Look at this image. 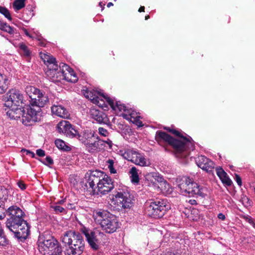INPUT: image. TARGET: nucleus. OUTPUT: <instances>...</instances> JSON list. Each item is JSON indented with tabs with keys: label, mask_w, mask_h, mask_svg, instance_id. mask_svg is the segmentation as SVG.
<instances>
[{
	"label": "nucleus",
	"mask_w": 255,
	"mask_h": 255,
	"mask_svg": "<svg viewBox=\"0 0 255 255\" xmlns=\"http://www.w3.org/2000/svg\"><path fill=\"white\" fill-rule=\"evenodd\" d=\"M189 202L191 204V205H195V204H197V202L195 200H190Z\"/></svg>",
	"instance_id": "obj_54"
},
{
	"label": "nucleus",
	"mask_w": 255,
	"mask_h": 255,
	"mask_svg": "<svg viewBox=\"0 0 255 255\" xmlns=\"http://www.w3.org/2000/svg\"><path fill=\"white\" fill-rule=\"evenodd\" d=\"M56 146L60 149L65 151L70 150V147L66 145L65 142L61 139H57L55 141Z\"/></svg>",
	"instance_id": "obj_35"
},
{
	"label": "nucleus",
	"mask_w": 255,
	"mask_h": 255,
	"mask_svg": "<svg viewBox=\"0 0 255 255\" xmlns=\"http://www.w3.org/2000/svg\"><path fill=\"white\" fill-rule=\"evenodd\" d=\"M17 185L21 190H24L26 189V185L22 181L18 182Z\"/></svg>",
	"instance_id": "obj_50"
},
{
	"label": "nucleus",
	"mask_w": 255,
	"mask_h": 255,
	"mask_svg": "<svg viewBox=\"0 0 255 255\" xmlns=\"http://www.w3.org/2000/svg\"><path fill=\"white\" fill-rule=\"evenodd\" d=\"M81 232L85 235L86 240L92 249L97 250L99 248L98 235L101 233L94 231L84 227L81 229Z\"/></svg>",
	"instance_id": "obj_17"
},
{
	"label": "nucleus",
	"mask_w": 255,
	"mask_h": 255,
	"mask_svg": "<svg viewBox=\"0 0 255 255\" xmlns=\"http://www.w3.org/2000/svg\"><path fill=\"white\" fill-rule=\"evenodd\" d=\"M43 163L45 165H51L53 163V160L51 157L47 156L45 158V161L43 162Z\"/></svg>",
	"instance_id": "obj_46"
},
{
	"label": "nucleus",
	"mask_w": 255,
	"mask_h": 255,
	"mask_svg": "<svg viewBox=\"0 0 255 255\" xmlns=\"http://www.w3.org/2000/svg\"><path fill=\"white\" fill-rule=\"evenodd\" d=\"M98 133L100 135L104 137L108 136L110 134L109 131L106 129L102 127L99 128Z\"/></svg>",
	"instance_id": "obj_44"
},
{
	"label": "nucleus",
	"mask_w": 255,
	"mask_h": 255,
	"mask_svg": "<svg viewBox=\"0 0 255 255\" xmlns=\"http://www.w3.org/2000/svg\"><path fill=\"white\" fill-rule=\"evenodd\" d=\"M71 124L66 121H62L60 122L57 125V129L59 133H62L65 134L67 131L70 128Z\"/></svg>",
	"instance_id": "obj_30"
},
{
	"label": "nucleus",
	"mask_w": 255,
	"mask_h": 255,
	"mask_svg": "<svg viewBox=\"0 0 255 255\" xmlns=\"http://www.w3.org/2000/svg\"><path fill=\"white\" fill-rule=\"evenodd\" d=\"M4 215L3 214H2L0 215V219H2L4 218Z\"/></svg>",
	"instance_id": "obj_60"
},
{
	"label": "nucleus",
	"mask_w": 255,
	"mask_h": 255,
	"mask_svg": "<svg viewBox=\"0 0 255 255\" xmlns=\"http://www.w3.org/2000/svg\"><path fill=\"white\" fill-rule=\"evenodd\" d=\"M61 241L66 247L65 255H80L84 250V240L78 232L70 230L64 232L61 237Z\"/></svg>",
	"instance_id": "obj_2"
},
{
	"label": "nucleus",
	"mask_w": 255,
	"mask_h": 255,
	"mask_svg": "<svg viewBox=\"0 0 255 255\" xmlns=\"http://www.w3.org/2000/svg\"><path fill=\"white\" fill-rule=\"evenodd\" d=\"M106 165L109 169L111 174H116L117 170L114 167V160L112 159H109L106 161Z\"/></svg>",
	"instance_id": "obj_38"
},
{
	"label": "nucleus",
	"mask_w": 255,
	"mask_h": 255,
	"mask_svg": "<svg viewBox=\"0 0 255 255\" xmlns=\"http://www.w3.org/2000/svg\"><path fill=\"white\" fill-rule=\"evenodd\" d=\"M164 129L179 138L176 139L181 143V145L179 146V151L181 158L187 157L190 151L194 149V141L191 137L184 136L182 133L174 129H171L169 128H164Z\"/></svg>",
	"instance_id": "obj_9"
},
{
	"label": "nucleus",
	"mask_w": 255,
	"mask_h": 255,
	"mask_svg": "<svg viewBox=\"0 0 255 255\" xmlns=\"http://www.w3.org/2000/svg\"><path fill=\"white\" fill-rule=\"evenodd\" d=\"M90 117L100 124H104L110 127L112 125L107 115L101 111L91 109L90 111Z\"/></svg>",
	"instance_id": "obj_20"
},
{
	"label": "nucleus",
	"mask_w": 255,
	"mask_h": 255,
	"mask_svg": "<svg viewBox=\"0 0 255 255\" xmlns=\"http://www.w3.org/2000/svg\"><path fill=\"white\" fill-rule=\"evenodd\" d=\"M103 142L104 140H101L99 136L96 135L85 146L86 150L91 153H97L103 148Z\"/></svg>",
	"instance_id": "obj_22"
},
{
	"label": "nucleus",
	"mask_w": 255,
	"mask_h": 255,
	"mask_svg": "<svg viewBox=\"0 0 255 255\" xmlns=\"http://www.w3.org/2000/svg\"><path fill=\"white\" fill-rule=\"evenodd\" d=\"M98 193L105 195L110 192L114 188V185L112 179L105 175L100 183L97 186Z\"/></svg>",
	"instance_id": "obj_19"
},
{
	"label": "nucleus",
	"mask_w": 255,
	"mask_h": 255,
	"mask_svg": "<svg viewBox=\"0 0 255 255\" xmlns=\"http://www.w3.org/2000/svg\"><path fill=\"white\" fill-rule=\"evenodd\" d=\"M105 175L103 172L98 170L90 171L86 175V186L95 190Z\"/></svg>",
	"instance_id": "obj_16"
},
{
	"label": "nucleus",
	"mask_w": 255,
	"mask_h": 255,
	"mask_svg": "<svg viewBox=\"0 0 255 255\" xmlns=\"http://www.w3.org/2000/svg\"><path fill=\"white\" fill-rule=\"evenodd\" d=\"M216 170L217 175L224 184L228 186H230L232 185V180L229 178L227 174L222 168L217 167Z\"/></svg>",
	"instance_id": "obj_28"
},
{
	"label": "nucleus",
	"mask_w": 255,
	"mask_h": 255,
	"mask_svg": "<svg viewBox=\"0 0 255 255\" xmlns=\"http://www.w3.org/2000/svg\"><path fill=\"white\" fill-rule=\"evenodd\" d=\"M25 92L29 97L30 104L32 106H37L41 109L49 103V99L47 94L35 87L27 86L25 88Z\"/></svg>",
	"instance_id": "obj_6"
},
{
	"label": "nucleus",
	"mask_w": 255,
	"mask_h": 255,
	"mask_svg": "<svg viewBox=\"0 0 255 255\" xmlns=\"http://www.w3.org/2000/svg\"><path fill=\"white\" fill-rule=\"evenodd\" d=\"M41 110L37 106H32L30 104L27 109V112L24 111L22 117V123L26 126H29L31 123H35L40 120Z\"/></svg>",
	"instance_id": "obj_13"
},
{
	"label": "nucleus",
	"mask_w": 255,
	"mask_h": 255,
	"mask_svg": "<svg viewBox=\"0 0 255 255\" xmlns=\"http://www.w3.org/2000/svg\"><path fill=\"white\" fill-rule=\"evenodd\" d=\"M37 244L38 250L43 255H62V247L53 237L40 236Z\"/></svg>",
	"instance_id": "obj_3"
},
{
	"label": "nucleus",
	"mask_w": 255,
	"mask_h": 255,
	"mask_svg": "<svg viewBox=\"0 0 255 255\" xmlns=\"http://www.w3.org/2000/svg\"><path fill=\"white\" fill-rule=\"evenodd\" d=\"M22 106H13L8 107L9 109L6 112L7 115L11 119H17L21 116L23 117L24 114V110L21 108Z\"/></svg>",
	"instance_id": "obj_27"
},
{
	"label": "nucleus",
	"mask_w": 255,
	"mask_h": 255,
	"mask_svg": "<svg viewBox=\"0 0 255 255\" xmlns=\"http://www.w3.org/2000/svg\"><path fill=\"white\" fill-rule=\"evenodd\" d=\"M51 208L53 209L55 212L57 214L58 213H63L66 214L67 211L65 208L61 207L60 206L56 204L55 205H53L51 206Z\"/></svg>",
	"instance_id": "obj_42"
},
{
	"label": "nucleus",
	"mask_w": 255,
	"mask_h": 255,
	"mask_svg": "<svg viewBox=\"0 0 255 255\" xmlns=\"http://www.w3.org/2000/svg\"><path fill=\"white\" fill-rule=\"evenodd\" d=\"M9 243V241L6 238L3 230L0 229V246H6Z\"/></svg>",
	"instance_id": "obj_39"
},
{
	"label": "nucleus",
	"mask_w": 255,
	"mask_h": 255,
	"mask_svg": "<svg viewBox=\"0 0 255 255\" xmlns=\"http://www.w3.org/2000/svg\"><path fill=\"white\" fill-rule=\"evenodd\" d=\"M131 174L130 178L132 183H137L139 182V177L137 172V169L135 167H132L130 170Z\"/></svg>",
	"instance_id": "obj_34"
},
{
	"label": "nucleus",
	"mask_w": 255,
	"mask_h": 255,
	"mask_svg": "<svg viewBox=\"0 0 255 255\" xmlns=\"http://www.w3.org/2000/svg\"><path fill=\"white\" fill-rule=\"evenodd\" d=\"M96 216L99 218V221H100L102 229L108 233L115 232L119 227L116 217L107 211L98 212Z\"/></svg>",
	"instance_id": "obj_7"
},
{
	"label": "nucleus",
	"mask_w": 255,
	"mask_h": 255,
	"mask_svg": "<svg viewBox=\"0 0 255 255\" xmlns=\"http://www.w3.org/2000/svg\"><path fill=\"white\" fill-rule=\"evenodd\" d=\"M156 177V178H155V179L159 182V184L161 183L162 182L165 181L163 177L160 175H158Z\"/></svg>",
	"instance_id": "obj_51"
},
{
	"label": "nucleus",
	"mask_w": 255,
	"mask_h": 255,
	"mask_svg": "<svg viewBox=\"0 0 255 255\" xmlns=\"http://www.w3.org/2000/svg\"><path fill=\"white\" fill-rule=\"evenodd\" d=\"M181 193L186 196L198 195L201 197L206 196L207 189L198 185L188 177H184L181 182L178 184Z\"/></svg>",
	"instance_id": "obj_5"
},
{
	"label": "nucleus",
	"mask_w": 255,
	"mask_h": 255,
	"mask_svg": "<svg viewBox=\"0 0 255 255\" xmlns=\"http://www.w3.org/2000/svg\"><path fill=\"white\" fill-rule=\"evenodd\" d=\"M169 209L167 201L163 199L149 200L144 204L145 213L154 218L162 217Z\"/></svg>",
	"instance_id": "obj_4"
},
{
	"label": "nucleus",
	"mask_w": 255,
	"mask_h": 255,
	"mask_svg": "<svg viewBox=\"0 0 255 255\" xmlns=\"http://www.w3.org/2000/svg\"><path fill=\"white\" fill-rule=\"evenodd\" d=\"M235 179H236V181L237 182V183H238V184L241 186L242 185V179H241V178L240 177V176L237 174L235 176Z\"/></svg>",
	"instance_id": "obj_49"
},
{
	"label": "nucleus",
	"mask_w": 255,
	"mask_h": 255,
	"mask_svg": "<svg viewBox=\"0 0 255 255\" xmlns=\"http://www.w3.org/2000/svg\"><path fill=\"white\" fill-rule=\"evenodd\" d=\"M155 140L160 145L163 146L165 144L171 145L174 149L175 154L177 157L181 158L179 153V146L181 142L177 140L164 131L158 130L155 134Z\"/></svg>",
	"instance_id": "obj_11"
},
{
	"label": "nucleus",
	"mask_w": 255,
	"mask_h": 255,
	"mask_svg": "<svg viewBox=\"0 0 255 255\" xmlns=\"http://www.w3.org/2000/svg\"><path fill=\"white\" fill-rule=\"evenodd\" d=\"M113 3L112 2H109L108 4H107V7H110V6H113Z\"/></svg>",
	"instance_id": "obj_58"
},
{
	"label": "nucleus",
	"mask_w": 255,
	"mask_h": 255,
	"mask_svg": "<svg viewBox=\"0 0 255 255\" xmlns=\"http://www.w3.org/2000/svg\"><path fill=\"white\" fill-rule=\"evenodd\" d=\"M106 102L114 111H119L120 112H127L126 114H131L130 110L127 109L126 106L122 104L120 101H115V99L110 98L108 95H103V96Z\"/></svg>",
	"instance_id": "obj_23"
},
{
	"label": "nucleus",
	"mask_w": 255,
	"mask_h": 255,
	"mask_svg": "<svg viewBox=\"0 0 255 255\" xmlns=\"http://www.w3.org/2000/svg\"><path fill=\"white\" fill-rule=\"evenodd\" d=\"M0 13L3 14L9 20H12L9 11L5 7L0 6Z\"/></svg>",
	"instance_id": "obj_41"
},
{
	"label": "nucleus",
	"mask_w": 255,
	"mask_h": 255,
	"mask_svg": "<svg viewBox=\"0 0 255 255\" xmlns=\"http://www.w3.org/2000/svg\"><path fill=\"white\" fill-rule=\"evenodd\" d=\"M104 142H105L110 145H111L112 144V141L109 139L106 141H104L103 143Z\"/></svg>",
	"instance_id": "obj_57"
},
{
	"label": "nucleus",
	"mask_w": 255,
	"mask_h": 255,
	"mask_svg": "<svg viewBox=\"0 0 255 255\" xmlns=\"http://www.w3.org/2000/svg\"><path fill=\"white\" fill-rule=\"evenodd\" d=\"M6 212L9 216L6 222V227L17 239L25 240L29 234L30 227L24 220V212L15 205L9 207Z\"/></svg>",
	"instance_id": "obj_1"
},
{
	"label": "nucleus",
	"mask_w": 255,
	"mask_h": 255,
	"mask_svg": "<svg viewBox=\"0 0 255 255\" xmlns=\"http://www.w3.org/2000/svg\"><path fill=\"white\" fill-rule=\"evenodd\" d=\"M62 63L58 65H50L45 70V75L48 79L54 83L61 82L62 76Z\"/></svg>",
	"instance_id": "obj_14"
},
{
	"label": "nucleus",
	"mask_w": 255,
	"mask_h": 255,
	"mask_svg": "<svg viewBox=\"0 0 255 255\" xmlns=\"http://www.w3.org/2000/svg\"><path fill=\"white\" fill-rule=\"evenodd\" d=\"M145 9V7L143 6H141L138 9V11L141 12H144Z\"/></svg>",
	"instance_id": "obj_55"
},
{
	"label": "nucleus",
	"mask_w": 255,
	"mask_h": 255,
	"mask_svg": "<svg viewBox=\"0 0 255 255\" xmlns=\"http://www.w3.org/2000/svg\"><path fill=\"white\" fill-rule=\"evenodd\" d=\"M75 208V206L74 204L69 203L67 204V206H66L65 209H66V211H67V210L73 209Z\"/></svg>",
	"instance_id": "obj_48"
},
{
	"label": "nucleus",
	"mask_w": 255,
	"mask_h": 255,
	"mask_svg": "<svg viewBox=\"0 0 255 255\" xmlns=\"http://www.w3.org/2000/svg\"><path fill=\"white\" fill-rule=\"evenodd\" d=\"M5 99L4 105L7 107L22 106L25 102L21 92L15 89H11L8 91Z\"/></svg>",
	"instance_id": "obj_12"
},
{
	"label": "nucleus",
	"mask_w": 255,
	"mask_h": 255,
	"mask_svg": "<svg viewBox=\"0 0 255 255\" xmlns=\"http://www.w3.org/2000/svg\"><path fill=\"white\" fill-rule=\"evenodd\" d=\"M164 129L179 138L176 139L181 143V145L179 146V151L181 158L187 157L190 151L194 149V141L191 137L184 136L182 133L174 129H171L169 128H164Z\"/></svg>",
	"instance_id": "obj_8"
},
{
	"label": "nucleus",
	"mask_w": 255,
	"mask_h": 255,
	"mask_svg": "<svg viewBox=\"0 0 255 255\" xmlns=\"http://www.w3.org/2000/svg\"><path fill=\"white\" fill-rule=\"evenodd\" d=\"M25 0H15L13 3V7L16 10H18L25 6Z\"/></svg>",
	"instance_id": "obj_37"
},
{
	"label": "nucleus",
	"mask_w": 255,
	"mask_h": 255,
	"mask_svg": "<svg viewBox=\"0 0 255 255\" xmlns=\"http://www.w3.org/2000/svg\"><path fill=\"white\" fill-rule=\"evenodd\" d=\"M122 116L123 117L124 119H126L127 120L131 121V119H133L134 122L136 123V124L138 125V127H141L142 126V122L139 120L137 119V117H134L133 116V114L132 113L129 114H122Z\"/></svg>",
	"instance_id": "obj_33"
},
{
	"label": "nucleus",
	"mask_w": 255,
	"mask_h": 255,
	"mask_svg": "<svg viewBox=\"0 0 255 255\" xmlns=\"http://www.w3.org/2000/svg\"><path fill=\"white\" fill-rule=\"evenodd\" d=\"M83 94L86 98L91 100L94 104L102 108L104 107L105 102V100L103 97V95H105L104 94H101L100 92L95 90L88 89L83 90Z\"/></svg>",
	"instance_id": "obj_18"
},
{
	"label": "nucleus",
	"mask_w": 255,
	"mask_h": 255,
	"mask_svg": "<svg viewBox=\"0 0 255 255\" xmlns=\"http://www.w3.org/2000/svg\"><path fill=\"white\" fill-rule=\"evenodd\" d=\"M149 15H146L145 16V20H147L149 18Z\"/></svg>",
	"instance_id": "obj_61"
},
{
	"label": "nucleus",
	"mask_w": 255,
	"mask_h": 255,
	"mask_svg": "<svg viewBox=\"0 0 255 255\" xmlns=\"http://www.w3.org/2000/svg\"><path fill=\"white\" fill-rule=\"evenodd\" d=\"M51 109L53 115L65 119L69 117L70 115L68 111L62 105H54L51 107Z\"/></svg>",
	"instance_id": "obj_25"
},
{
	"label": "nucleus",
	"mask_w": 255,
	"mask_h": 255,
	"mask_svg": "<svg viewBox=\"0 0 255 255\" xmlns=\"http://www.w3.org/2000/svg\"><path fill=\"white\" fill-rule=\"evenodd\" d=\"M38 44L41 46H42V47H44L46 45L45 42L44 41H42L40 40H38Z\"/></svg>",
	"instance_id": "obj_53"
},
{
	"label": "nucleus",
	"mask_w": 255,
	"mask_h": 255,
	"mask_svg": "<svg viewBox=\"0 0 255 255\" xmlns=\"http://www.w3.org/2000/svg\"><path fill=\"white\" fill-rule=\"evenodd\" d=\"M19 49L23 55L28 57L30 55L31 52L28 49V47L24 43H20L19 44Z\"/></svg>",
	"instance_id": "obj_40"
},
{
	"label": "nucleus",
	"mask_w": 255,
	"mask_h": 255,
	"mask_svg": "<svg viewBox=\"0 0 255 255\" xmlns=\"http://www.w3.org/2000/svg\"><path fill=\"white\" fill-rule=\"evenodd\" d=\"M36 154L39 157H43L45 156V151L41 149L36 150Z\"/></svg>",
	"instance_id": "obj_47"
},
{
	"label": "nucleus",
	"mask_w": 255,
	"mask_h": 255,
	"mask_svg": "<svg viewBox=\"0 0 255 255\" xmlns=\"http://www.w3.org/2000/svg\"><path fill=\"white\" fill-rule=\"evenodd\" d=\"M254 227L255 228V223L254 224Z\"/></svg>",
	"instance_id": "obj_63"
},
{
	"label": "nucleus",
	"mask_w": 255,
	"mask_h": 255,
	"mask_svg": "<svg viewBox=\"0 0 255 255\" xmlns=\"http://www.w3.org/2000/svg\"><path fill=\"white\" fill-rule=\"evenodd\" d=\"M113 201L119 208H129L132 204V197L126 187L119 188L114 196Z\"/></svg>",
	"instance_id": "obj_10"
},
{
	"label": "nucleus",
	"mask_w": 255,
	"mask_h": 255,
	"mask_svg": "<svg viewBox=\"0 0 255 255\" xmlns=\"http://www.w3.org/2000/svg\"><path fill=\"white\" fill-rule=\"evenodd\" d=\"M21 152H22L23 153H25L26 155H29L31 157H35V153L29 150L26 149H22Z\"/></svg>",
	"instance_id": "obj_45"
},
{
	"label": "nucleus",
	"mask_w": 255,
	"mask_h": 255,
	"mask_svg": "<svg viewBox=\"0 0 255 255\" xmlns=\"http://www.w3.org/2000/svg\"><path fill=\"white\" fill-rule=\"evenodd\" d=\"M158 187L160 189L162 193L165 195H169L172 192V188L166 181L162 182L158 185Z\"/></svg>",
	"instance_id": "obj_31"
},
{
	"label": "nucleus",
	"mask_w": 255,
	"mask_h": 255,
	"mask_svg": "<svg viewBox=\"0 0 255 255\" xmlns=\"http://www.w3.org/2000/svg\"><path fill=\"white\" fill-rule=\"evenodd\" d=\"M7 76L0 72V94L4 93L7 88Z\"/></svg>",
	"instance_id": "obj_32"
},
{
	"label": "nucleus",
	"mask_w": 255,
	"mask_h": 255,
	"mask_svg": "<svg viewBox=\"0 0 255 255\" xmlns=\"http://www.w3.org/2000/svg\"><path fill=\"white\" fill-rule=\"evenodd\" d=\"M96 136L91 130H85L78 135L77 139L85 146Z\"/></svg>",
	"instance_id": "obj_26"
},
{
	"label": "nucleus",
	"mask_w": 255,
	"mask_h": 255,
	"mask_svg": "<svg viewBox=\"0 0 255 255\" xmlns=\"http://www.w3.org/2000/svg\"><path fill=\"white\" fill-rule=\"evenodd\" d=\"M3 22L0 21V29H1V27H2V25H3Z\"/></svg>",
	"instance_id": "obj_59"
},
{
	"label": "nucleus",
	"mask_w": 255,
	"mask_h": 255,
	"mask_svg": "<svg viewBox=\"0 0 255 255\" xmlns=\"http://www.w3.org/2000/svg\"><path fill=\"white\" fill-rule=\"evenodd\" d=\"M25 34L28 36H30L28 33V32L27 31H25Z\"/></svg>",
	"instance_id": "obj_62"
},
{
	"label": "nucleus",
	"mask_w": 255,
	"mask_h": 255,
	"mask_svg": "<svg viewBox=\"0 0 255 255\" xmlns=\"http://www.w3.org/2000/svg\"><path fill=\"white\" fill-rule=\"evenodd\" d=\"M41 59L44 62V63L46 65L47 68L50 65H56L57 64L56 59L50 54L40 53Z\"/></svg>",
	"instance_id": "obj_29"
},
{
	"label": "nucleus",
	"mask_w": 255,
	"mask_h": 255,
	"mask_svg": "<svg viewBox=\"0 0 255 255\" xmlns=\"http://www.w3.org/2000/svg\"><path fill=\"white\" fill-rule=\"evenodd\" d=\"M218 217L222 220H224L225 219V216L222 213H219Z\"/></svg>",
	"instance_id": "obj_52"
},
{
	"label": "nucleus",
	"mask_w": 255,
	"mask_h": 255,
	"mask_svg": "<svg viewBox=\"0 0 255 255\" xmlns=\"http://www.w3.org/2000/svg\"><path fill=\"white\" fill-rule=\"evenodd\" d=\"M79 134V133L78 131L73 127L72 125H70V128H69V129L65 133V135L67 136L72 138L76 137L77 138H78V135Z\"/></svg>",
	"instance_id": "obj_36"
},
{
	"label": "nucleus",
	"mask_w": 255,
	"mask_h": 255,
	"mask_svg": "<svg viewBox=\"0 0 255 255\" xmlns=\"http://www.w3.org/2000/svg\"><path fill=\"white\" fill-rule=\"evenodd\" d=\"M196 163L198 167L209 173L212 172L215 167L213 161L203 155L199 156Z\"/></svg>",
	"instance_id": "obj_21"
},
{
	"label": "nucleus",
	"mask_w": 255,
	"mask_h": 255,
	"mask_svg": "<svg viewBox=\"0 0 255 255\" xmlns=\"http://www.w3.org/2000/svg\"><path fill=\"white\" fill-rule=\"evenodd\" d=\"M66 202V199H63V200H61L59 201H58V202H57V203H56V204L57 205V204H64L65 202Z\"/></svg>",
	"instance_id": "obj_56"
},
{
	"label": "nucleus",
	"mask_w": 255,
	"mask_h": 255,
	"mask_svg": "<svg viewBox=\"0 0 255 255\" xmlns=\"http://www.w3.org/2000/svg\"><path fill=\"white\" fill-rule=\"evenodd\" d=\"M1 30L6 32L10 34H13L14 31V29L13 27H11L9 25L7 24L6 23H3V25L1 28Z\"/></svg>",
	"instance_id": "obj_43"
},
{
	"label": "nucleus",
	"mask_w": 255,
	"mask_h": 255,
	"mask_svg": "<svg viewBox=\"0 0 255 255\" xmlns=\"http://www.w3.org/2000/svg\"><path fill=\"white\" fill-rule=\"evenodd\" d=\"M62 76L61 80L72 83H75L78 81V77L74 71L68 65L62 63Z\"/></svg>",
	"instance_id": "obj_24"
},
{
	"label": "nucleus",
	"mask_w": 255,
	"mask_h": 255,
	"mask_svg": "<svg viewBox=\"0 0 255 255\" xmlns=\"http://www.w3.org/2000/svg\"><path fill=\"white\" fill-rule=\"evenodd\" d=\"M123 156L124 158L136 165L141 166H144L147 165V160L144 156L135 151L130 149L127 150L124 152Z\"/></svg>",
	"instance_id": "obj_15"
}]
</instances>
